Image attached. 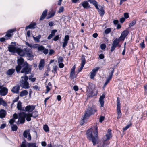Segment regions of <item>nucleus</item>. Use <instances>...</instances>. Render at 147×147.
I'll return each instance as SVG.
<instances>
[{
  "mask_svg": "<svg viewBox=\"0 0 147 147\" xmlns=\"http://www.w3.org/2000/svg\"><path fill=\"white\" fill-rule=\"evenodd\" d=\"M99 69V67H97L92 69V71L90 73V78L91 79H93L94 78Z\"/></svg>",
  "mask_w": 147,
  "mask_h": 147,
  "instance_id": "nucleus-11",
  "label": "nucleus"
},
{
  "mask_svg": "<svg viewBox=\"0 0 147 147\" xmlns=\"http://www.w3.org/2000/svg\"><path fill=\"white\" fill-rule=\"evenodd\" d=\"M55 13L54 12H51L49 13L47 17V19H49L53 17L55 15Z\"/></svg>",
  "mask_w": 147,
  "mask_h": 147,
  "instance_id": "nucleus-36",
  "label": "nucleus"
},
{
  "mask_svg": "<svg viewBox=\"0 0 147 147\" xmlns=\"http://www.w3.org/2000/svg\"><path fill=\"white\" fill-rule=\"evenodd\" d=\"M64 10V7L63 6L60 7L59 8L58 12L59 13L63 12Z\"/></svg>",
  "mask_w": 147,
  "mask_h": 147,
  "instance_id": "nucleus-49",
  "label": "nucleus"
},
{
  "mask_svg": "<svg viewBox=\"0 0 147 147\" xmlns=\"http://www.w3.org/2000/svg\"><path fill=\"white\" fill-rule=\"evenodd\" d=\"M27 117V113L25 112H20L19 114L18 120L20 124L24 123L25 121V118Z\"/></svg>",
  "mask_w": 147,
  "mask_h": 147,
  "instance_id": "nucleus-5",
  "label": "nucleus"
},
{
  "mask_svg": "<svg viewBox=\"0 0 147 147\" xmlns=\"http://www.w3.org/2000/svg\"><path fill=\"white\" fill-rule=\"evenodd\" d=\"M111 31V29L110 28H108L106 29L105 31V33L106 34H108L110 33Z\"/></svg>",
  "mask_w": 147,
  "mask_h": 147,
  "instance_id": "nucleus-46",
  "label": "nucleus"
},
{
  "mask_svg": "<svg viewBox=\"0 0 147 147\" xmlns=\"http://www.w3.org/2000/svg\"><path fill=\"white\" fill-rule=\"evenodd\" d=\"M15 120L14 119H12L9 121V123L11 125H12L13 123L15 122Z\"/></svg>",
  "mask_w": 147,
  "mask_h": 147,
  "instance_id": "nucleus-57",
  "label": "nucleus"
},
{
  "mask_svg": "<svg viewBox=\"0 0 147 147\" xmlns=\"http://www.w3.org/2000/svg\"><path fill=\"white\" fill-rule=\"evenodd\" d=\"M15 72V69L13 68L11 69L7 70L6 74L8 75H12Z\"/></svg>",
  "mask_w": 147,
  "mask_h": 147,
  "instance_id": "nucleus-29",
  "label": "nucleus"
},
{
  "mask_svg": "<svg viewBox=\"0 0 147 147\" xmlns=\"http://www.w3.org/2000/svg\"><path fill=\"white\" fill-rule=\"evenodd\" d=\"M82 6L85 9H87L88 7H90L88 2L87 1H85L81 4H79V6L81 7Z\"/></svg>",
  "mask_w": 147,
  "mask_h": 147,
  "instance_id": "nucleus-19",
  "label": "nucleus"
},
{
  "mask_svg": "<svg viewBox=\"0 0 147 147\" xmlns=\"http://www.w3.org/2000/svg\"><path fill=\"white\" fill-rule=\"evenodd\" d=\"M15 30L14 29H10L6 32V34L5 36L6 40L9 39L12 37L13 35V32Z\"/></svg>",
  "mask_w": 147,
  "mask_h": 147,
  "instance_id": "nucleus-10",
  "label": "nucleus"
},
{
  "mask_svg": "<svg viewBox=\"0 0 147 147\" xmlns=\"http://www.w3.org/2000/svg\"><path fill=\"white\" fill-rule=\"evenodd\" d=\"M16 53H17L20 56H24L26 53L25 51H24L23 49L19 48H18V50L16 51Z\"/></svg>",
  "mask_w": 147,
  "mask_h": 147,
  "instance_id": "nucleus-20",
  "label": "nucleus"
},
{
  "mask_svg": "<svg viewBox=\"0 0 147 147\" xmlns=\"http://www.w3.org/2000/svg\"><path fill=\"white\" fill-rule=\"evenodd\" d=\"M106 47V45L105 44H102L100 46V48L102 50L104 49Z\"/></svg>",
  "mask_w": 147,
  "mask_h": 147,
  "instance_id": "nucleus-50",
  "label": "nucleus"
},
{
  "mask_svg": "<svg viewBox=\"0 0 147 147\" xmlns=\"http://www.w3.org/2000/svg\"><path fill=\"white\" fill-rule=\"evenodd\" d=\"M33 88L34 89L39 90L40 88H39L38 86L36 85L33 86Z\"/></svg>",
  "mask_w": 147,
  "mask_h": 147,
  "instance_id": "nucleus-62",
  "label": "nucleus"
},
{
  "mask_svg": "<svg viewBox=\"0 0 147 147\" xmlns=\"http://www.w3.org/2000/svg\"><path fill=\"white\" fill-rule=\"evenodd\" d=\"M59 35H57L53 38V40L55 41H57L59 39Z\"/></svg>",
  "mask_w": 147,
  "mask_h": 147,
  "instance_id": "nucleus-53",
  "label": "nucleus"
},
{
  "mask_svg": "<svg viewBox=\"0 0 147 147\" xmlns=\"http://www.w3.org/2000/svg\"><path fill=\"white\" fill-rule=\"evenodd\" d=\"M63 61V58L61 57H59L58 59V62L59 64H63L62 63Z\"/></svg>",
  "mask_w": 147,
  "mask_h": 147,
  "instance_id": "nucleus-48",
  "label": "nucleus"
},
{
  "mask_svg": "<svg viewBox=\"0 0 147 147\" xmlns=\"http://www.w3.org/2000/svg\"><path fill=\"white\" fill-rule=\"evenodd\" d=\"M34 40L37 42H40L39 39L41 38V35H39L38 36L36 37H34V36H32Z\"/></svg>",
  "mask_w": 147,
  "mask_h": 147,
  "instance_id": "nucleus-31",
  "label": "nucleus"
},
{
  "mask_svg": "<svg viewBox=\"0 0 147 147\" xmlns=\"http://www.w3.org/2000/svg\"><path fill=\"white\" fill-rule=\"evenodd\" d=\"M69 36L68 35H67L65 36V38H64V40L65 41H67L68 42V41L69 40Z\"/></svg>",
  "mask_w": 147,
  "mask_h": 147,
  "instance_id": "nucleus-55",
  "label": "nucleus"
},
{
  "mask_svg": "<svg viewBox=\"0 0 147 147\" xmlns=\"http://www.w3.org/2000/svg\"><path fill=\"white\" fill-rule=\"evenodd\" d=\"M57 31V30H53L51 31V34L54 36L55 35V33Z\"/></svg>",
  "mask_w": 147,
  "mask_h": 147,
  "instance_id": "nucleus-58",
  "label": "nucleus"
},
{
  "mask_svg": "<svg viewBox=\"0 0 147 147\" xmlns=\"http://www.w3.org/2000/svg\"><path fill=\"white\" fill-rule=\"evenodd\" d=\"M95 88L94 84L91 82H89L88 86L86 87V89L88 90H94Z\"/></svg>",
  "mask_w": 147,
  "mask_h": 147,
  "instance_id": "nucleus-22",
  "label": "nucleus"
},
{
  "mask_svg": "<svg viewBox=\"0 0 147 147\" xmlns=\"http://www.w3.org/2000/svg\"><path fill=\"white\" fill-rule=\"evenodd\" d=\"M24 51L27 54V59L29 60H32L34 57V55L31 50L27 48H25L24 49Z\"/></svg>",
  "mask_w": 147,
  "mask_h": 147,
  "instance_id": "nucleus-6",
  "label": "nucleus"
},
{
  "mask_svg": "<svg viewBox=\"0 0 147 147\" xmlns=\"http://www.w3.org/2000/svg\"><path fill=\"white\" fill-rule=\"evenodd\" d=\"M12 130L13 131H15L17 130L18 127L15 124H13L11 127Z\"/></svg>",
  "mask_w": 147,
  "mask_h": 147,
  "instance_id": "nucleus-39",
  "label": "nucleus"
},
{
  "mask_svg": "<svg viewBox=\"0 0 147 147\" xmlns=\"http://www.w3.org/2000/svg\"><path fill=\"white\" fill-rule=\"evenodd\" d=\"M58 68V67L57 66H54L53 67V70H52V71L53 73L54 74H55V73H57V70Z\"/></svg>",
  "mask_w": 147,
  "mask_h": 147,
  "instance_id": "nucleus-42",
  "label": "nucleus"
},
{
  "mask_svg": "<svg viewBox=\"0 0 147 147\" xmlns=\"http://www.w3.org/2000/svg\"><path fill=\"white\" fill-rule=\"evenodd\" d=\"M43 128L44 131L46 132H48L49 131V127L47 125H44Z\"/></svg>",
  "mask_w": 147,
  "mask_h": 147,
  "instance_id": "nucleus-40",
  "label": "nucleus"
},
{
  "mask_svg": "<svg viewBox=\"0 0 147 147\" xmlns=\"http://www.w3.org/2000/svg\"><path fill=\"white\" fill-rule=\"evenodd\" d=\"M128 33L129 32L127 30H124L122 32L121 36L119 38V39L121 40V41H123L125 37L128 35Z\"/></svg>",
  "mask_w": 147,
  "mask_h": 147,
  "instance_id": "nucleus-15",
  "label": "nucleus"
},
{
  "mask_svg": "<svg viewBox=\"0 0 147 147\" xmlns=\"http://www.w3.org/2000/svg\"><path fill=\"white\" fill-rule=\"evenodd\" d=\"M18 118V115L16 113H15L13 114V119H14L15 120V119H17Z\"/></svg>",
  "mask_w": 147,
  "mask_h": 147,
  "instance_id": "nucleus-63",
  "label": "nucleus"
},
{
  "mask_svg": "<svg viewBox=\"0 0 147 147\" xmlns=\"http://www.w3.org/2000/svg\"><path fill=\"white\" fill-rule=\"evenodd\" d=\"M74 72H71L70 77L71 79H74Z\"/></svg>",
  "mask_w": 147,
  "mask_h": 147,
  "instance_id": "nucleus-51",
  "label": "nucleus"
},
{
  "mask_svg": "<svg viewBox=\"0 0 147 147\" xmlns=\"http://www.w3.org/2000/svg\"><path fill=\"white\" fill-rule=\"evenodd\" d=\"M18 64H23L24 60L21 57L17 60Z\"/></svg>",
  "mask_w": 147,
  "mask_h": 147,
  "instance_id": "nucleus-38",
  "label": "nucleus"
},
{
  "mask_svg": "<svg viewBox=\"0 0 147 147\" xmlns=\"http://www.w3.org/2000/svg\"><path fill=\"white\" fill-rule=\"evenodd\" d=\"M97 111V109L94 106H92L86 109L83 117V123H84L85 121H87L91 115H94Z\"/></svg>",
  "mask_w": 147,
  "mask_h": 147,
  "instance_id": "nucleus-2",
  "label": "nucleus"
},
{
  "mask_svg": "<svg viewBox=\"0 0 147 147\" xmlns=\"http://www.w3.org/2000/svg\"><path fill=\"white\" fill-rule=\"evenodd\" d=\"M94 90H87V95L88 97H92L96 95L97 94L94 93L93 92Z\"/></svg>",
  "mask_w": 147,
  "mask_h": 147,
  "instance_id": "nucleus-18",
  "label": "nucleus"
},
{
  "mask_svg": "<svg viewBox=\"0 0 147 147\" xmlns=\"http://www.w3.org/2000/svg\"><path fill=\"white\" fill-rule=\"evenodd\" d=\"M32 114V117L34 118H36L38 116V111H35L32 112L31 113Z\"/></svg>",
  "mask_w": 147,
  "mask_h": 147,
  "instance_id": "nucleus-32",
  "label": "nucleus"
},
{
  "mask_svg": "<svg viewBox=\"0 0 147 147\" xmlns=\"http://www.w3.org/2000/svg\"><path fill=\"white\" fill-rule=\"evenodd\" d=\"M32 117V114L30 113H27V117H26V120L28 121H31V117Z\"/></svg>",
  "mask_w": 147,
  "mask_h": 147,
  "instance_id": "nucleus-35",
  "label": "nucleus"
},
{
  "mask_svg": "<svg viewBox=\"0 0 147 147\" xmlns=\"http://www.w3.org/2000/svg\"><path fill=\"white\" fill-rule=\"evenodd\" d=\"M28 94V92L26 90H24L21 91L19 94V96L20 97H22L25 96L27 95Z\"/></svg>",
  "mask_w": 147,
  "mask_h": 147,
  "instance_id": "nucleus-27",
  "label": "nucleus"
},
{
  "mask_svg": "<svg viewBox=\"0 0 147 147\" xmlns=\"http://www.w3.org/2000/svg\"><path fill=\"white\" fill-rule=\"evenodd\" d=\"M36 25V24L35 23H31L29 25L26 26V27L25 29L26 30H27L28 28L31 29H34L35 28V26Z\"/></svg>",
  "mask_w": 147,
  "mask_h": 147,
  "instance_id": "nucleus-26",
  "label": "nucleus"
},
{
  "mask_svg": "<svg viewBox=\"0 0 147 147\" xmlns=\"http://www.w3.org/2000/svg\"><path fill=\"white\" fill-rule=\"evenodd\" d=\"M47 10H45L43 11L42 15L40 16V20H42L45 18L47 14Z\"/></svg>",
  "mask_w": 147,
  "mask_h": 147,
  "instance_id": "nucleus-25",
  "label": "nucleus"
},
{
  "mask_svg": "<svg viewBox=\"0 0 147 147\" xmlns=\"http://www.w3.org/2000/svg\"><path fill=\"white\" fill-rule=\"evenodd\" d=\"M63 41L64 42H63L62 47L63 48H64L67 46L68 42L64 40Z\"/></svg>",
  "mask_w": 147,
  "mask_h": 147,
  "instance_id": "nucleus-47",
  "label": "nucleus"
},
{
  "mask_svg": "<svg viewBox=\"0 0 147 147\" xmlns=\"http://www.w3.org/2000/svg\"><path fill=\"white\" fill-rule=\"evenodd\" d=\"M17 108L20 111H24V109L22 108V103L20 101H19L17 104Z\"/></svg>",
  "mask_w": 147,
  "mask_h": 147,
  "instance_id": "nucleus-30",
  "label": "nucleus"
},
{
  "mask_svg": "<svg viewBox=\"0 0 147 147\" xmlns=\"http://www.w3.org/2000/svg\"><path fill=\"white\" fill-rule=\"evenodd\" d=\"M140 47L142 49H143L145 48V45L144 44V41L143 40V41L140 44Z\"/></svg>",
  "mask_w": 147,
  "mask_h": 147,
  "instance_id": "nucleus-44",
  "label": "nucleus"
},
{
  "mask_svg": "<svg viewBox=\"0 0 147 147\" xmlns=\"http://www.w3.org/2000/svg\"><path fill=\"white\" fill-rule=\"evenodd\" d=\"M6 39V38L5 37H2L0 38V41L1 42H5Z\"/></svg>",
  "mask_w": 147,
  "mask_h": 147,
  "instance_id": "nucleus-64",
  "label": "nucleus"
},
{
  "mask_svg": "<svg viewBox=\"0 0 147 147\" xmlns=\"http://www.w3.org/2000/svg\"><path fill=\"white\" fill-rule=\"evenodd\" d=\"M43 51V53L45 55L47 54L48 53L49 50L47 49L44 48V49Z\"/></svg>",
  "mask_w": 147,
  "mask_h": 147,
  "instance_id": "nucleus-60",
  "label": "nucleus"
},
{
  "mask_svg": "<svg viewBox=\"0 0 147 147\" xmlns=\"http://www.w3.org/2000/svg\"><path fill=\"white\" fill-rule=\"evenodd\" d=\"M96 9L98 10L100 16H103L104 14L105 11L102 7L100 5H98V8Z\"/></svg>",
  "mask_w": 147,
  "mask_h": 147,
  "instance_id": "nucleus-17",
  "label": "nucleus"
},
{
  "mask_svg": "<svg viewBox=\"0 0 147 147\" xmlns=\"http://www.w3.org/2000/svg\"><path fill=\"white\" fill-rule=\"evenodd\" d=\"M131 124H129L127 126H126L125 127L123 128V131H125L127 130V129L129 128V127L131 126Z\"/></svg>",
  "mask_w": 147,
  "mask_h": 147,
  "instance_id": "nucleus-56",
  "label": "nucleus"
},
{
  "mask_svg": "<svg viewBox=\"0 0 147 147\" xmlns=\"http://www.w3.org/2000/svg\"><path fill=\"white\" fill-rule=\"evenodd\" d=\"M35 105H28L26 106L25 108L24 111H27L28 113L32 112L35 109Z\"/></svg>",
  "mask_w": 147,
  "mask_h": 147,
  "instance_id": "nucleus-14",
  "label": "nucleus"
},
{
  "mask_svg": "<svg viewBox=\"0 0 147 147\" xmlns=\"http://www.w3.org/2000/svg\"><path fill=\"white\" fill-rule=\"evenodd\" d=\"M82 63L81 64H85V63L86 61L85 57H82L81 58Z\"/></svg>",
  "mask_w": 147,
  "mask_h": 147,
  "instance_id": "nucleus-52",
  "label": "nucleus"
},
{
  "mask_svg": "<svg viewBox=\"0 0 147 147\" xmlns=\"http://www.w3.org/2000/svg\"><path fill=\"white\" fill-rule=\"evenodd\" d=\"M20 88V86L16 85L12 88L11 91L13 93L18 94L19 93Z\"/></svg>",
  "mask_w": 147,
  "mask_h": 147,
  "instance_id": "nucleus-16",
  "label": "nucleus"
},
{
  "mask_svg": "<svg viewBox=\"0 0 147 147\" xmlns=\"http://www.w3.org/2000/svg\"><path fill=\"white\" fill-rule=\"evenodd\" d=\"M117 66V65H115L113 67H110L109 70L111 71L110 73L109 74V75L108 76V77L107 78L106 80L110 81V80L111 79L112 76L113 75L114 70L116 68Z\"/></svg>",
  "mask_w": 147,
  "mask_h": 147,
  "instance_id": "nucleus-12",
  "label": "nucleus"
},
{
  "mask_svg": "<svg viewBox=\"0 0 147 147\" xmlns=\"http://www.w3.org/2000/svg\"><path fill=\"white\" fill-rule=\"evenodd\" d=\"M105 96L104 94L102 95L100 97L99 101L100 104V107L104 106V99L105 98Z\"/></svg>",
  "mask_w": 147,
  "mask_h": 147,
  "instance_id": "nucleus-21",
  "label": "nucleus"
},
{
  "mask_svg": "<svg viewBox=\"0 0 147 147\" xmlns=\"http://www.w3.org/2000/svg\"><path fill=\"white\" fill-rule=\"evenodd\" d=\"M6 115V112L4 109H1L0 111V118H3Z\"/></svg>",
  "mask_w": 147,
  "mask_h": 147,
  "instance_id": "nucleus-24",
  "label": "nucleus"
},
{
  "mask_svg": "<svg viewBox=\"0 0 147 147\" xmlns=\"http://www.w3.org/2000/svg\"><path fill=\"white\" fill-rule=\"evenodd\" d=\"M3 86H0V95L1 96H5L8 93V89L5 87H3Z\"/></svg>",
  "mask_w": 147,
  "mask_h": 147,
  "instance_id": "nucleus-9",
  "label": "nucleus"
},
{
  "mask_svg": "<svg viewBox=\"0 0 147 147\" xmlns=\"http://www.w3.org/2000/svg\"><path fill=\"white\" fill-rule=\"evenodd\" d=\"M44 48L45 47L43 46L42 45L40 46L39 45L38 46V47L37 49L38 51H42L44 49Z\"/></svg>",
  "mask_w": 147,
  "mask_h": 147,
  "instance_id": "nucleus-41",
  "label": "nucleus"
},
{
  "mask_svg": "<svg viewBox=\"0 0 147 147\" xmlns=\"http://www.w3.org/2000/svg\"><path fill=\"white\" fill-rule=\"evenodd\" d=\"M31 72V67L29 65H22V69L20 73L24 74L25 75L30 73Z\"/></svg>",
  "mask_w": 147,
  "mask_h": 147,
  "instance_id": "nucleus-3",
  "label": "nucleus"
},
{
  "mask_svg": "<svg viewBox=\"0 0 147 147\" xmlns=\"http://www.w3.org/2000/svg\"><path fill=\"white\" fill-rule=\"evenodd\" d=\"M2 105L4 107H6L7 105V103L4 101L3 99L0 97V105Z\"/></svg>",
  "mask_w": 147,
  "mask_h": 147,
  "instance_id": "nucleus-34",
  "label": "nucleus"
},
{
  "mask_svg": "<svg viewBox=\"0 0 147 147\" xmlns=\"http://www.w3.org/2000/svg\"><path fill=\"white\" fill-rule=\"evenodd\" d=\"M18 47L16 45L15 42H12L11 44L9 45L8 47V51L10 53H15L18 50Z\"/></svg>",
  "mask_w": 147,
  "mask_h": 147,
  "instance_id": "nucleus-4",
  "label": "nucleus"
},
{
  "mask_svg": "<svg viewBox=\"0 0 147 147\" xmlns=\"http://www.w3.org/2000/svg\"><path fill=\"white\" fill-rule=\"evenodd\" d=\"M29 132V131H27V130H25V131L23 134V135L24 136L25 138H27V135L28 134V133Z\"/></svg>",
  "mask_w": 147,
  "mask_h": 147,
  "instance_id": "nucleus-45",
  "label": "nucleus"
},
{
  "mask_svg": "<svg viewBox=\"0 0 147 147\" xmlns=\"http://www.w3.org/2000/svg\"><path fill=\"white\" fill-rule=\"evenodd\" d=\"M136 22V21L134 20L131 22L129 24V27H131L134 26V25L135 24Z\"/></svg>",
  "mask_w": 147,
  "mask_h": 147,
  "instance_id": "nucleus-59",
  "label": "nucleus"
},
{
  "mask_svg": "<svg viewBox=\"0 0 147 147\" xmlns=\"http://www.w3.org/2000/svg\"><path fill=\"white\" fill-rule=\"evenodd\" d=\"M94 130L91 128L89 129L86 131V134L87 139L92 142L93 145H95L98 136V127L96 125L94 126Z\"/></svg>",
  "mask_w": 147,
  "mask_h": 147,
  "instance_id": "nucleus-1",
  "label": "nucleus"
},
{
  "mask_svg": "<svg viewBox=\"0 0 147 147\" xmlns=\"http://www.w3.org/2000/svg\"><path fill=\"white\" fill-rule=\"evenodd\" d=\"M20 86L25 89L29 88V83L28 82H24V80L22 79L20 81Z\"/></svg>",
  "mask_w": 147,
  "mask_h": 147,
  "instance_id": "nucleus-13",
  "label": "nucleus"
},
{
  "mask_svg": "<svg viewBox=\"0 0 147 147\" xmlns=\"http://www.w3.org/2000/svg\"><path fill=\"white\" fill-rule=\"evenodd\" d=\"M120 101L119 99V98H117V112L118 115L117 119H119L121 116V113L120 110Z\"/></svg>",
  "mask_w": 147,
  "mask_h": 147,
  "instance_id": "nucleus-8",
  "label": "nucleus"
},
{
  "mask_svg": "<svg viewBox=\"0 0 147 147\" xmlns=\"http://www.w3.org/2000/svg\"><path fill=\"white\" fill-rule=\"evenodd\" d=\"M111 130L110 129L108 130V133L106 135L107 140H109L111 137Z\"/></svg>",
  "mask_w": 147,
  "mask_h": 147,
  "instance_id": "nucleus-37",
  "label": "nucleus"
},
{
  "mask_svg": "<svg viewBox=\"0 0 147 147\" xmlns=\"http://www.w3.org/2000/svg\"><path fill=\"white\" fill-rule=\"evenodd\" d=\"M105 117L103 116H101L99 118V122L102 123L104 120Z\"/></svg>",
  "mask_w": 147,
  "mask_h": 147,
  "instance_id": "nucleus-54",
  "label": "nucleus"
},
{
  "mask_svg": "<svg viewBox=\"0 0 147 147\" xmlns=\"http://www.w3.org/2000/svg\"><path fill=\"white\" fill-rule=\"evenodd\" d=\"M28 147H36L35 143H28Z\"/></svg>",
  "mask_w": 147,
  "mask_h": 147,
  "instance_id": "nucleus-43",
  "label": "nucleus"
},
{
  "mask_svg": "<svg viewBox=\"0 0 147 147\" xmlns=\"http://www.w3.org/2000/svg\"><path fill=\"white\" fill-rule=\"evenodd\" d=\"M25 43L27 46L30 47L31 48H38V46L39 45L37 44H29L26 42Z\"/></svg>",
  "mask_w": 147,
  "mask_h": 147,
  "instance_id": "nucleus-23",
  "label": "nucleus"
},
{
  "mask_svg": "<svg viewBox=\"0 0 147 147\" xmlns=\"http://www.w3.org/2000/svg\"><path fill=\"white\" fill-rule=\"evenodd\" d=\"M90 3L93 4L96 9L98 8V5L97 2L95 0H88Z\"/></svg>",
  "mask_w": 147,
  "mask_h": 147,
  "instance_id": "nucleus-28",
  "label": "nucleus"
},
{
  "mask_svg": "<svg viewBox=\"0 0 147 147\" xmlns=\"http://www.w3.org/2000/svg\"><path fill=\"white\" fill-rule=\"evenodd\" d=\"M22 65H18L16 67V70L17 73H19L20 71L22 69Z\"/></svg>",
  "mask_w": 147,
  "mask_h": 147,
  "instance_id": "nucleus-33",
  "label": "nucleus"
},
{
  "mask_svg": "<svg viewBox=\"0 0 147 147\" xmlns=\"http://www.w3.org/2000/svg\"><path fill=\"white\" fill-rule=\"evenodd\" d=\"M120 41H121L119 38H116L113 42L112 44L111 51L113 52L115 49L116 47L117 46H119V42Z\"/></svg>",
  "mask_w": 147,
  "mask_h": 147,
  "instance_id": "nucleus-7",
  "label": "nucleus"
},
{
  "mask_svg": "<svg viewBox=\"0 0 147 147\" xmlns=\"http://www.w3.org/2000/svg\"><path fill=\"white\" fill-rule=\"evenodd\" d=\"M46 91L45 92V94H47L48 93V92L50 90V88L48 86H46Z\"/></svg>",
  "mask_w": 147,
  "mask_h": 147,
  "instance_id": "nucleus-61",
  "label": "nucleus"
}]
</instances>
